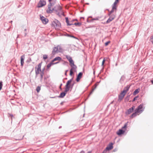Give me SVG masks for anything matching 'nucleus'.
I'll list each match as a JSON object with an SVG mask.
<instances>
[{
  "label": "nucleus",
  "instance_id": "obj_61",
  "mask_svg": "<svg viewBox=\"0 0 153 153\" xmlns=\"http://www.w3.org/2000/svg\"><path fill=\"white\" fill-rule=\"evenodd\" d=\"M91 153V151H89L87 153Z\"/></svg>",
  "mask_w": 153,
  "mask_h": 153
},
{
  "label": "nucleus",
  "instance_id": "obj_16",
  "mask_svg": "<svg viewBox=\"0 0 153 153\" xmlns=\"http://www.w3.org/2000/svg\"><path fill=\"white\" fill-rule=\"evenodd\" d=\"M56 23L55 27L59 28L61 27L60 23L58 20H56Z\"/></svg>",
  "mask_w": 153,
  "mask_h": 153
},
{
  "label": "nucleus",
  "instance_id": "obj_7",
  "mask_svg": "<svg viewBox=\"0 0 153 153\" xmlns=\"http://www.w3.org/2000/svg\"><path fill=\"white\" fill-rule=\"evenodd\" d=\"M134 108L135 106H132L131 108L128 109L127 110V111L126 112V115H128L130 114L133 111Z\"/></svg>",
  "mask_w": 153,
  "mask_h": 153
},
{
  "label": "nucleus",
  "instance_id": "obj_53",
  "mask_svg": "<svg viewBox=\"0 0 153 153\" xmlns=\"http://www.w3.org/2000/svg\"><path fill=\"white\" fill-rule=\"evenodd\" d=\"M68 71V70H66L65 72V75L67 76V72Z\"/></svg>",
  "mask_w": 153,
  "mask_h": 153
},
{
  "label": "nucleus",
  "instance_id": "obj_59",
  "mask_svg": "<svg viewBox=\"0 0 153 153\" xmlns=\"http://www.w3.org/2000/svg\"><path fill=\"white\" fill-rule=\"evenodd\" d=\"M150 81L153 84V79L152 80H151Z\"/></svg>",
  "mask_w": 153,
  "mask_h": 153
},
{
  "label": "nucleus",
  "instance_id": "obj_1",
  "mask_svg": "<svg viewBox=\"0 0 153 153\" xmlns=\"http://www.w3.org/2000/svg\"><path fill=\"white\" fill-rule=\"evenodd\" d=\"M51 6H50V8L49 7V4L48 5V10H46V12L48 13H50L53 12V11L54 10L56 12V14L59 15V14L60 12H62V7L60 6L59 4L55 6L54 8H51Z\"/></svg>",
  "mask_w": 153,
  "mask_h": 153
},
{
  "label": "nucleus",
  "instance_id": "obj_11",
  "mask_svg": "<svg viewBox=\"0 0 153 153\" xmlns=\"http://www.w3.org/2000/svg\"><path fill=\"white\" fill-rule=\"evenodd\" d=\"M66 59L68 60L69 61L70 64H71L72 65H73V63H74V62L73 60L71 57L70 56H68V55H66Z\"/></svg>",
  "mask_w": 153,
  "mask_h": 153
},
{
  "label": "nucleus",
  "instance_id": "obj_15",
  "mask_svg": "<svg viewBox=\"0 0 153 153\" xmlns=\"http://www.w3.org/2000/svg\"><path fill=\"white\" fill-rule=\"evenodd\" d=\"M66 93L64 91L60 93L59 96H58V98H63L66 95Z\"/></svg>",
  "mask_w": 153,
  "mask_h": 153
},
{
  "label": "nucleus",
  "instance_id": "obj_3",
  "mask_svg": "<svg viewBox=\"0 0 153 153\" xmlns=\"http://www.w3.org/2000/svg\"><path fill=\"white\" fill-rule=\"evenodd\" d=\"M73 78H72L71 79H70L69 80H68L66 84V85L65 86V89L64 91L67 94V92H68L70 90V89L71 88H70V87L69 86V85L71 83V82L72 81Z\"/></svg>",
  "mask_w": 153,
  "mask_h": 153
},
{
  "label": "nucleus",
  "instance_id": "obj_37",
  "mask_svg": "<svg viewBox=\"0 0 153 153\" xmlns=\"http://www.w3.org/2000/svg\"><path fill=\"white\" fill-rule=\"evenodd\" d=\"M3 85L2 84V82L1 81H0V91L1 89L2 88V86Z\"/></svg>",
  "mask_w": 153,
  "mask_h": 153
},
{
  "label": "nucleus",
  "instance_id": "obj_32",
  "mask_svg": "<svg viewBox=\"0 0 153 153\" xmlns=\"http://www.w3.org/2000/svg\"><path fill=\"white\" fill-rule=\"evenodd\" d=\"M74 83L71 84V83L69 85V87H70V88H71V90L72 89V88H73V87L74 86Z\"/></svg>",
  "mask_w": 153,
  "mask_h": 153
},
{
  "label": "nucleus",
  "instance_id": "obj_62",
  "mask_svg": "<svg viewBox=\"0 0 153 153\" xmlns=\"http://www.w3.org/2000/svg\"><path fill=\"white\" fill-rule=\"evenodd\" d=\"M77 19H73V21H77Z\"/></svg>",
  "mask_w": 153,
  "mask_h": 153
},
{
  "label": "nucleus",
  "instance_id": "obj_54",
  "mask_svg": "<svg viewBox=\"0 0 153 153\" xmlns=\"http://www.w3.org/2000/svg\"><path fill=\"white\" fill-rule=\"evenodd\" d=\"M112 13H111V12L110 11L108 13V16H111V14Z\"/></svg>",
  "mask_w": 153,
  "mask_h": 153
},
{
  "label": "nucleus",
  "instance_id": "obj_55",
  "mask_svg": "<svg viewBox=\"0 0 153 153\" xmlns=\"http://www.w3.org/2000/svg\"><path fill=\"white\" fill-rule=\"evenodd\" d=\"M57 97H58V96H55V97H51V98H56Z\"/></svg>",
  "mask_w": 153,
  "mask_h": 153
},
{
  "label": "nucleus",
  "instance_id": "obj_43",
  "mask_svg": "<svg viewBox=\"0 0 153 153\" xmlns=\"http://www.w3.org/2000/svg\"><path fill=\"white\" fill-rule=\"evenodd\" d=\"M105 59H103V61H102V66H103L105 62Z\"/></svg>",
  "mask_w": 153,
  "mask_h": 153
},
{
  "label": "nucleus",
  "instance_id": "obj_57",
  "mask_svg": "<svg viewBox=\"0 0 153 153\" xmlns=\"http://www.w3.org/2000/svg\"><path fill=\"white\" fill-rule=\"evenodd\" d=\"M85 152L84 151H81V152H80V153H85Z\"/></svg>",
  "mask_w": 153,
  "mask_h": 153
},
{
  "label": "nucleus",
  "instance_id": "obj_33",
  "mask_svg": "<svg viewBox=\"0 0 153 153\" xmlns=\"http://www.w3.org/2000/svg\"><path fill=\"white\" fill-rule=\"evenodd\" d=\"M67 36H68V37H72V38H75V39H77L76 37H75V36H74L73 35H70L67 34Z\"/></svg>",
  "mask_w": 153,
  "mask_h": 153
},
{
  "label": "nucleus",
  "instance_id": "obj_36",
  "mask_svg": "<svg viewBox=\"0 0 153 153\" xmlns=\"http://www.w3.org/2000/svg\"><path fill=\"white\" fill-rule=\"evenodd\" d=\"M111 17V18H112L113 20L115 17V15L112 14L110 16H109Z\"/></svg>",
  "mask_w": 153,
  "mask_h": 153
},
{
  "label": "nucleus",
  "instance_id": "obj_58",
  "mask_svg": "<svg viewBox=\"0 0 153 153\" xmlns=\"http://www.w3.org/2000/svg\"><path fill=\"white\" fill-rule=\"evenodd\" d=\"M24 32H27V29L26 28L24 29Z\"/></svg>",
  "mask_w": 153,
  "mask_h": 153
},
{
  "label": "nucleus",
  "instance_id": "obj_34",
  "mask_svg": "<svg viewBox=\"0 0 153 153\" xmlns=\"http://www.w3.org/2000/svg\"><path fill=\"white\" fill-rule=\"evenodd\" d=\"M41 63H40L38 65L37 69L41 70Z\"/></svg>",
  "mask_w": 153,
  "mask_h": 153
},
{
  "label": "nucleus",
  "instance_id": "obj_13",
  "mask_svg": "<svg viewBox=\"0 0 153 153\" xmlns=\"http://www.w3.org/2000/svg\"><path fill=\"white\" fill-rule=\"evenodd\" d=\"M125 132V131L122 129H120L117 133V134L118 135H120L123 134Z\"/></svg>",
  "mask_w": 153,
  "mask_h": 153
},
{
  "label": "nucleus",
  "instance_id": "obj_48",
  "mask_svg": "<svg viewBox=\"0 0 153 153\" xmlns=\"http://www.w3.org/2000/svg\"><path fill=\"white\" fill-rule=\"evenodd\" d=\"M51 65L49 64H48L47 65V68L48 69L50 67H51Z\"/></svg>",
  "mask_w": 153,
  "mask_h": 153
},
{
  "label": "nucleus",
  "instance_id": "obj_35",
  "mask_svg": "<svg viewBox=\"0 0 153 153\" xmlns=\"http://www.w3.org/2000/svg\"><path fill=\"white\" fill-rule=\"evenodd\" d=\"M48 56L46 54H44L43 55V58L45 60L48 58Z\"/></svg>",
  "mask_w": 153,
  "mask_h": 153
},
{
  "label": "nucleus",
  "instance_id": "obj_25",
  "mask_svg": "<svg viewBox=\"0 0 153 153\" xmlns=\"http://www.w3.org/2000/svg\"><path fill=\"white\" fill-rule=\"evenodd\" d=\"M44 74V73L41 72L40 74V79L41 81L42 80L43 78V76Z\"/></svg>",
  "mask_w": 153,
  "mask_h": 153
},
{
  "label": "nucleus",
  "instance_id": "obj_17",
  "mask_svg": "<svg viewBox=\"0 0 153 153\" xmlns=\"http://www.w3.org/2000/svg\"><path fill=\"white\" fill-rule=\"evenodd\" d=\"M131 85H127L126 86L124 87V90H123V92H126L128 90L130 86Z\"/></svg>",
  "mask_w": 153,
  "mask_h": 153
},
{
  "label": "nucleus",
  "instance_id": "obj_27",
  "mask_svg": "<svg viewBox=\"0 0 153 153\" xmlns=\"http://www.w3.org/2000/svg\"><path fill=\"white\" fill-rule=\"evenodd\" d=\"M56 20L52 22L51 25L52 27H55V25L56 24Z\"/></svg>",
  "mask_w": 153,
  "mask_h": 153
},
{
  "label": "nucleus",
  "instance_id": "obj_26",
  "mask_svg": "<svg viewBox=\"0 0 153 153\" xmlns=\"http://www.w3.org/2000/svg\"><path fill=\"white\" fill-rule=\"evenodd\" d=\"M113 20L112 18H111V17H109V19H108L106 22V23L108 24L111 21H112Z\"/></svg>",
  "mask_w": 153,
  "mask_h": 153
},
{
  "label": "nucleus",
  "instance_id": "obj_41",
  "mask_svg": "<svg viewBox=\"0 0 153 153\" xmlns=\"http://www.w3.org/2000/svg\"><path fill=\"white\" fill-rule=\"evenodd\" d=\"M110 42V41H108L106 42L105 43V46H107L108 45L109 43Z\"/></svg>",
  "mask_w": 153,
  "mask_h": 153
},
{
  "label": "nucleus",
  "instance_id": "obj_2",
  "mask_svg": "<svg viewBox=\"0 0 153 153\" xmlns=\"http://www.w3.org/2000/svg\"><path fill=\"white\" fill-rule=\"evenodd\" d=\"M62 51L63 49L61 46L58 45L57 46L53 47L52 53V54L54 55L56 53H58V52H62Z\"/></svg>",
  "mask_w": 153,
  "mask_h": 153
},
{
  "label": "nucleus",
  "instance_id": "obj_51",
  "mask_svg": "<svg viewBox=\"0 0 153 153\" xmlns=\"http://www.w3.org/2000/svg\"><path fill=\"white\" fill-rule=\"evenodd\" d=\"M62 83H61V84H60V85L59 86V88L60 90H62V88H61V86H62Z\"/></svg>",
  "mask_w": 153,
  "mask_h": 153
},
{
  "label": "nucleus",
  "instance_id": "obj_50",
  "mask_svg": "<svg viewBox=\"0 0 153 153\" xmlns=\"http://www.w3.org/2000/svg\"><path fill=\"white\" fill-rule=\"evenodd\" d=\"M28 33L27 32H24V36L25 37L26 36L27 34Z\"/></svg>",
  "mask_w": 153,
  "mask_h": 153
},
{
  "label": "nucleus",
  "instance_id": "obj_44",
  "mask_svg": "<svg viewBox=\"0 0 153 153\" xmlns=\"http://www.w3.org/2000/svg\"><path fill=\"white\" fill-rule=\"evenodd\" d=\"M54 62V61H53V60H52L51 62L49 63V64L51 65V66L52 65H53L54 64V63L53 62Z\"/></svg>",
  "mask_w": 153,
  "mask_h": 153
},
{
  "label": "nucleus",
  "instance_id": "obj_63",
  "mask_svg": "<svg viewBox=\"0 0 153 153\" xmlns=\"http://www.w3.org/2000/svg\"><path fill=\"white\" fill-rule=\"evenodd\" d=\"M61 127H62V126H60L59 127V128H61Z\"/></svg>",
  "mask_w": 153,
  "mask_h": 153
},
{
  "label": "nucleus",
  "instance_id": "obj_30",
  "mask_svg": "<svg viewBox=\"0 0 153 153\" xmlns=\"http://www.w3.org/2000/svg\"><path fill=\"white\" fill-rule=\"evenodd\" d=\"M82 24L80 22H76L74 23V25L76 26L78 25V26H80Z\"/></svg>",
  "mask_w": 153,
  "mask_h": 153
},
{
  "label": "nucleus",
  "instance_id": "obj_29",
  "mask_svg": "<svg viewBox=\"0 0 153 153\" xmlns=\"http://www.w3.org/2000/svg\"><path fill=\"white\" fill-rule=\"evenodd\" d=\"M130 96H127L125 99V101L126 102L128 101L129 100Z\"/></svg>",
  "mask_w": 153,
  "mask_h": 153
},
{
  "label": "nucleus",
  "instance_id": "obj_52",
  "mask_svg": "<svg viewBox=\"0 0 153 153\" xmlns=\"http://www.w3.org/2000/svg\"><path fill=\"white\" fill-rule=\"evenodd\" d=\"M94 89L93 88L92 90L90 92V94H89V95H91L93 92V91H94Z\"/></svg>",
  "mask_w": 153,
  "mask_h": 153
},
{
  "label": "nucleus",
  "instance_id": "obj_12",
  "mask_svg": "<svg viewBox=\"0 0 153 153\" xmlns=\"http://www.w3.org/2000/svg\"><path fill=\"white\" fill-rule=\"evenodd\" d=\"M25 58V56L24 55H22L20 58V63L22 67L24 64V60Z\"/></svg>",
  "mask_w": 153,
  "mask_h": 153
},
{
  "label": "nucleus",
  "instance_id": "obj_64",
  "mask_svg": "<svg viewBox=\"0 0 153 153\" xmlns=\"http://www.w3.org/2000/svg\"><path fill=\"white\" fill-rule=\"evenodd\" d=\"M62 14L64 16V13H62Z\"/></svg>",
  "mask_w": 153,
  "mask_h": 153
},
{
  "label": "nucleus",
  "instance_id": "obj_10",
  "mask_svg": "<svg viewBox=\"0 0 153 153\" xmlns=\"http://www.w3.org/2000/svg\"><path fill=\"white\" fill-rule=\"evenodd\" d=\"M56 0H48V1L49 2V6L50 8V6H53L56 3Z\"/></svg>",
  "mask_w": 153,
  "mask_h": 153
},
{
  "label": "nucleus",
  "instance_id": "obj_19",
  "mask_svg": "<svg viewBox=\"0 0 153 153\" xmlns=\"http://www.w3.org/2000/svg\"><path fill=\"white\" fill-rule=\"evenodd\" d=\"M65 19L66 20V22L67 23V26H71V25H73V24L72 23H69L68 18V17H65Z\"/></svg>",
  "mask_w": 153,
  "mask_h": 153
},
{
  "label": "nucleus",
  "instance_id": "obj_47",
  "mask_svg": "<svg viewBox=\"0 0 153 153\" xmlns=\"http://www.w3.org/2000/svg\"><path fill=\"white\" fill-rule=\"evenodd\" d=\"M99 20V18L97 17L95 18H93L92 19V20Z\"/></svg>",
  "mask_w": 153,
  "mask_h": 153
},
{
  "label": "nucleus",
  "instance_id": "obj_46",
  "mask_svg": "<svg viewBox=\"0 0 153 153\" xmlns=\"http://www.w3.org/2000/svg\"><path fill=\"white\" fill-rule=\"evenodd\" d=\"M150 41L153 44V37L151 38Z\"/></svg>",
  "mask_w": 153,
  "mask_h": 153
},
{
  "label": "nucleus",
  "instance_id": "obj_5",
  "mask_svg": "<svg viewBox=\"0 0 153 153\" xmlns=\"http://www.w3.org/2000/svg\"><path fill=\"white\" fill-rule=\"evenodd\" d=\"M113 143H110L106 148L104 150L103 152V153H104L106 150L109 151L112 149L113 148Z\"/></svg>",
  "mask_w": 153,
  "mask_h": 153
},
{
  "label": "nucleus",
  "instance_id": "obj_38",
  "mask_svg": "<svg viewBox=\"0 0 153 153\" xmlns=\"http://www.w3.org/2000/svg\"><path fill=\"white\" fill-rule=\"evenodd\" d=\"M127 123H126L125 124V125H124V126L123 127H122V128L123 129H126V127H127Z\"/></svg>",
  "mask_w": 153,
  "mask_h": 153
},
{
  "label": "nucleus",
  "instance_id": "obj_39",
  "mask_svg": "<svg viewBox=\"0 0 153 153\" xmlns=\"http://www.w3.org/2000/svg\"><path fill=\"white\" fill-rule=\"evenodd\" d=\"M74 74V72L71 71V70H70V75L72 76L73 74Z\"/></svg>",
  "mask_w": 153,
  "mask_h": 153
},
{
  "label": "nucleus",
  "instance_id": "obj_24",
  "mask_svg": "<svg viewBox=\"0 0 153 153\" xmlns=\"http://www.w3.org/2000/svg\"><path fill=\"white\" fill-rule=\"evenodd\" d=\"M62 59V58L59 56L57 57L54 58L53 60V61H55L57 60L60 61Z\"/></svg>",
  "mask_w": 153,
  "mask_h": 153
},
{
  "label": "nucleus",
  "instance_id": "obj_49",
  "mask_svg": "<svg viewBox=\"0 0 153 153\" xmlns=\"http://www.w3.org/2000/svg\"><path fill=\"white\" fill-rule=\"evenodd\" d=\"M98 85V84H97V83L95 84L94 85L95 87L94 88V89H96V88L97 86Z\"/></svg>",
  "mask_w": 153,
  "mask_h": 153
},
{
  "label": "nucleus",
  "instance_id": "obj_42",
  "mask_svg": "<svg viewBox=\"0 0 153 153\" xmlns=\"http://www.w3.org/2000/svg\"><path fill=\"white\" fill-rule=\"evenodd\" d=\"M126 94V93L125 92H123V91L121 92V93H120V94L121 95H123L124 94H125V95Z\"/></svg>",
  "mask_w": 153,
  "mask_h": 153
},
{
  "label": "nucleus",
  "instance_id": "obj_8",
  "mask_svg": "<svg viewBox=\"0 0 153 153\" xmlns=\"http://www.w3.org/2000/svg\"><path fill=\"white\" fill-rule=\"evenodd\" d=\"M83 74L82 72H79L78 75L76 76V81L77 82H79L80 79L81 78Z\"/></svg>",
  "mask_w": 153,
  "mask_h": 153
},
{
  "label": "nucleus",
  "instance_id": "obj_18",
  "mask_svg": "<svg viewBox=\"0 0 153 153\" xmlns=\"http://www.w3.org/2000/svg\"><path fill=\"white\" fill-rule=\"evenodd\" d=\"M125 96V94L123 95H121L120 94L118 96V101L119 102H120L123 99L124 97Z\"/></svg>",
  "mask_w": 153,
  "mask_h": 153
},
{
  "label": "nucleus",
  "instance_id": "obj_28",
  "mask_svg": "<svg viewBox=\"0 0 153 153\" xmlns=\"http://www.w3.org/2000/svg\"><path fill=\"white\" fill-rule=\"evenodd\" d=\"M41 89V87L38 86L36 88V91L37 93H39Z\"/></svg>",
  "mask_w": 153,
  "mask_h": 153
},
{
  "label": "nucleus",
  "instance_id": "obj_22",
  "mask_svg": "<svg viewBox=\"0 0 153 153\" xmlns=\"http://www.w3.org/2000/svg\"><path fill=\"white\" fill-rule=\"evenodd\" d=\"M137 113H139L136 111L135 110V112L133 113L131 116L130 117L131 118H133V117H136L137 115Z\"/></svg>",
  "mask_w": 153,
  "mask_h": 153
},
{
  "label": "nucleus",
  "instance_id": "obj_6",
  "mask_svg": "<svg viewBox=\"0 0 153 153\" xmlns=\"http://www.w3.org/2000/svg\"><path fill=\"white\" fill-rule=\"evenodd\" d=\"M40 19L42 21L43 23L44 24H46L48 22V19L45 18L43 16H40Z\"/></svg>",
  "mask_w": 153,
  "mask_h": 153
},
{
  "label": "nucleus",
  "instance_id": "obj_14",
  "mask_svg": "<svg viewBox=\"0 0 153 153\" xmlns=\"http://www.w3.org/2000/svg\"><path fill=\"white\" fill-rule=\"evenodd\" d=\"M73 65L70 64V65L71 67V68L70 70H71L72 71H73L75 70H76L77 68V66L74 65V62L73 63Z\"/></svg>",
  "mask_w": 153,
  "mask_h": 153
},
{
  "label": "nucleus",
  "instance_id": "obj_9",
  "mask_svg": "<svg viewBox=\"0 0 153 153\" xmlns=\"http://www.w3.org/2000/svg\"><path fill=\"white\" fill-rule=\"evenodd\" d=\"M46 4V2L45 1H40L38 4V6L39 7H42L44 6Z\"/></svg>",
  "mask_w": 153,
  "mask_h": 153
},
{
  "label": "nucleus",
  "instance_id": "obj_20",
  "mask_svg": "<svg viewBox=\"0 0 153 153\" xmlns=\"http://www.w3.org/2000/svg\"><path fill=\"white\" fill-rule=\"evenodd\" d=\"M140 91V88H138L137 89H136L133 93V95H135L137 94Z\"/></svg>",
  "mask_w": 153,
  "mask_h": 153
},
{
  "label": "nucleus",
  "instance_id": "obj_40",
  "mask_svg": "<svg viewBox=\"0 0 153 153\" xmlns=\"http://www.w3.org/2000/svg\"><path fill=\"white\" fill-rule=\"evenodd\" d=\"M138 97V96H136L135 97L134 99H133V100H132V102H134V101H135V100H136L137 99V98Z\"/></svg>",
  "mask_w": 153,
  "mask_h": 153
},
{
  "label": "nucleus",
  "instance_id": "obj_4",
  "mask_svg": "<svg viewBox=\"0 0 153 153\" xmlns=\"http://www.w3.org/2000/svg\"><path fill=\"white\" fill-rule=\"evenodd\" d=\"M143 104H141L135 109V111H136L139 113H142L144 111V108H143Z\"/></svg>",
  "mask_w": 153,
  "mask_h": 153
},
{
  "label": "nucleus",
  "instance_id": "obj_60",
  "mask_svg": "<svg viewBox=\"0 0 153 153\" xmlns=\"http://www.w3.org/2000/svg\"><path fill=\"white\" fill-rule=\"evenodd\" d=\"M59 62H55L54 63V64H57V63H58Z\"/></svg>",
  "mask_w": 153,
  "mask_h": 153
},
{
  "label": "nucleus",
  "instance_id": "obj_31",
  "mask_svg": "<svg viewBox=\"0 0 153 153\" xmlns=\"http://www.w3.org/2000/svg\"><path fill=\"white\" fill-rule=\"evenodd\" d=\"M117 9L116 7H114V8H113V7H112V9L110 11L111 12V13H113L114 11V10H116Z\"/></svg>",
  "mask_w": 153,
  "mask_h": 153
},
{
  "label": "nucleus",
  "instance_id": "obj_21",
  "mask_svg": "<svg viewBox=\"0 0 153 153\" xmlns=\"http://www.w3.org/2000/svg\"><path fill=\"white\" fill-rule=\"evenodd\" d=\"M119 0H115V2H114L113 4L112 5V7H113V8H114V7L117 8L116 4H117L119 2Z\"/></svg>",
  "mask_w": 153,
  "mask_h": 153
},
{
  "label": "nucleus",
  "instance_id": "obj_45",
  "mask_svg": "<svg viewBox=\"0 0 153 153\" xmlns=\"http://www.w3.org/2000/svg\"><path fill=\"white\" fill-rule=\"evenodd\" d=\"M8 116L9 117H11V119H12V117H13V115L12 114H8Z\"/></svg>",
  "mask_w": 153,
  "mask_h": 153
},
{
  "label": "nucleus",
  "instance_id": "obj_23",
  "mask_svg": "<svg viewBox=\"0 0 153 153\" xmlns=\"http://www.w3.org/2000/svg\"><path fill=\"white\" fill-rule=\"evenodd\" d=\"M41 70L37 69L35 70L36 77L39 74V72H41Z\"/></svg>",
  "mask_w": 153,
  "mask_h": 153
},
{
  "label": "nucleus",
  "instance_id": "obj_56",
  "mask_svg": "<svg viewBox=\"0 0 153 153\" xmlns=\"http://www.w3.org/2000/svg\"><path fill=\"white\" fill-rule=\"evenodd\" d=\"M44 70H45V68H44L42 70H41V72H43V73H44Z\"/></svg>",
  "mask_w": 153,
  "mask_h": 153
}]
</instances>
